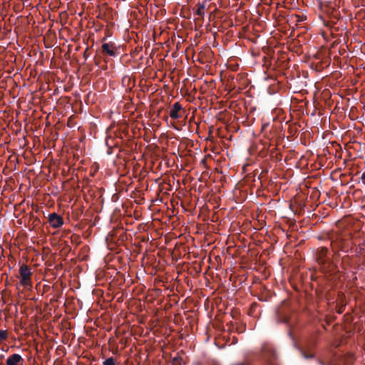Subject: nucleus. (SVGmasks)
Masks as SVG:
<instances>
[{
	"label": "nucleus",
	"mask_w": 365,
	"mask_h": 365,
	"mask_svg": "<svg viewBox=\"0 0 365 365\" xmlns=\"http://www.w3.org/2000/svg\"><path fill=\"white\" fill-rule=\"evenodd\" d=\"M20 284L25 288L31 289L32 287V272L31 269L26 264H21L19 267Z\"/></svg>",
	"instance_id": "nucleus-1"
},
{
	"label": "nucleus",
	"mask_w": 365,
	"mask_h": 365,
	"mask_svg": "<svg viewBox=\"0 0 365 365\" xmlns=\"http://www.w3.org/2000/svg\"><path fill=\"white\" fill-rule=\"evenodd\" d=\"M328 250L325 247H322L319 250L317 254V260L321 265V269L324 272H329L333 271L334 265L326 258Z\"/></svg>",
	"instance_id": "nucleus-2"
},
{
	"label": "nucleus",
	"mask_w": 365,
	"mask_h": 365,
	"mask_svg": "<svg viewBox=\"0 0 365 365\" xmlns=\"http://www.w3.org/2000/svg\"><path fill=\"white\" fill-rule=\"evenodd\" d=\"M48 222L53 228H58L63 224V218L55 212L49 215Z\"/></svg>",
	"instance_id": "nucleus-3"
},
{
	"label": "nucleus",
	"mask_w": 365,
	"mask_h": 365,
	"mask_svg": "<svg viewBox=\"0 0 365 365\" xmlns=\"http://www.w3.org/2000/svg\"><path fill=\"white\" fill-rule=\"evenodd\" d=\"M182 108L178 102L174 103L170 110V116L173 119H178L182 117Z\"/></svg>",
	"instance_id": "nucleus-4"
},
{
	"label": "nucleus",
	"mask_w": 365,
	"mask_h": 365,
	"mask_svg": "<svg viewBox=\"0 0 365 365\" xmlns=\"http://www.w3.org/2000/svg\"><path fill=\"white\" fill-rule=\"evenodd\" d=\"M24 360L19 354L10 355L6 359V365H24Z\"/></svg>",
	"instance_id": "nucleus-5"
},
{
	"label": "nucleus",
	"mask_w": 365,
	"mask_h": 365,
	"mask_svg": "<svg viewBox=\"0 0 365 365\" xmlns=\"http://www.w3.org/2000/svg\"><path fill=\"white\" fill-rule=\"evenodd\" d=\"M102 50L103 53H106L110 56H113L115 54V46L112 43H103L102 46Z\"/></svg>",
	"instance_id": "nucleus-6"
},
{
	"label": "nucleus",
	"mask_w": 365,
	"mask_h": 365,
	"mask_svg": "<svg viewBox=\"0 0 365 365\" xmlns=\"http://www.w3.org/2000/svg\"><path fill=\"white\" fill-rule=\"evenodd\" d=\"M205 4H198L197 5V10L195 14L198 15L199 16L203 17L205 15Z\"/></svg>",
	"instance_id": "nucleus-7"
},
{
	"label": "nucleus",
	"mask_w": 365,
	"mask_h": 365,
	"mask_svg": "<svg viewBox=\"0 0 365 365\" xmlns=\"http://www.w3.org/2000/svg\"><path fill=\"white\" fill-rule=\"evenodd\" d=\"M104 365H115L114 359L113 358H108L103 362Z\"/></svg>",
	"instance_id": "nucleus-8"
},
{
	"label": "nucleus",
	"mask_w": 365,
	"mask_h": 365,
	"mask_svg": "<svg viewBox=\"0 0 365 365\" xmlns=\"http://www.w3.org/2000/svg\"><path fill=\"white\" fill-rule=\"evenodd\" d=\"M8 334L5 330H0V339L5 340L7 338Z\"/></svg>",
	"instance_id": "nucleus-9"
},
{
	"label": "nucleus",
	"mask_w": 365,
	"mask_h": 365,
	"mask_svg": "<svg viewBox=\"0 0 365 365\" xmlns=\"http://www.w3.org/2000/svg\"><path fill=\"white\" fill-rule=\"evenodd\" d=\"M361 182L365 185V172L361 175Z\"/></svg>",
	"instance_id": "nucleus-10"
}]
</instances>
